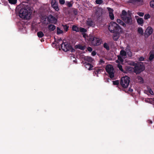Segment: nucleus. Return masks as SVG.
Masks as SVG:
<instances>
[{
	"mask_svg": "<svg viewBox=\"0 0 154 154\" xmlns=\"http://www.w3.org/2000/svg\"><path fill=\"white\" fill-rule=\"evenodd\" d=\"M59 42H62L61 48L62 50L65 51H67L69 50L71 48V46L66 42H62V39L60 38L59 39Z\"/></svg>",
	"mask_w": 154,
	"mask_h": 154,
	"instance_id": "6e6552de",
	"label": "nucleus"
},
{
	"mask_svg": "<svg viewBox=\"0 0 154 154\" xmlns=\"http://www.w3.org/2000/svg\"><path fill=\"white\" fill-rule=\"evenodd\" d=\"M153 100H154V99Z\"/></svg>",
	"mask_w": 154,
	"mask_h": 154,
	"instance_id": "6e6d98bb",
	"label": "nucleus"
},
{
	"mask_svg": "<svg viewBox=\"0 0 154 154\" xmlns=\"http://www.w3.org/2000/svg\"><path fill=\"white\" fill-rule=\"evenodd\" d=\"M95 2L97 4H100L103 2V1L102 0H96Z\"/></svg>",
	"mask_w": 154,
	"mask_h": 154,
	"instance_id": "e433bc0d",
	"label": "nucleus"
},
{
	"mask_svg": "<svg viewBox=\"0 0 154 154\" xmlns=\"http://www.w3.org/2000/svg\"><path fill=\"white\" fill-rule=\"evenodd\" d=\"M145 93H146L147 94H149V93L151 95H153V93L152 91L150 88H147V90L145 91Z\"/></svg>",
	"mask_w": 154,
	"mask_h": 154,
	"instance_id": "4be33fe9",
	"label": "nucleus"
},
{
	"mask_svg": "<svg viewBox=\"0 0 154 154\" xmlns=\"http://www.w3.org/2000/svg\"><path fill=\"white\" fill-rule=\"evenodd\" d=\"M118 67L121 71H122V72H123V70L122 69V66L120 64H118Z\"/></svg>",
	"mask_w": 154,
	"mask_h": 154,
	"instance_id": "58836bf2",
	"label": "nucleus"
},
{
	"mask_svg": "<svg viewBox=\"0 0 154 154\" xmlns=\"http://www.w3.org/2000/svg\"><path fill=\"white\" fill-rule=\"evenodd\" d=\"M59 3L61 5H63L65 4V1L64 0H59Z\"/></svg>",
	"mask_w": 154,
	"mask_h": 154,
	"instance_id": "79ce46f5",
	"label": "nucleus"
},
{
	"mask_svg": "<svg viewBox=\"0 0 154 154\" xmlns=\"http://www.w3.org/2000/svg\"><path fill=\"white\" fill-rule=\"evenodd\" d=\"M37 35L39 38H42L43 37L44 35L43 32L41 31H40L37 32Z\"/></svg>",
	"mask_w": 154,
	"mask_h": 154,
	"instance_id": "cd10ccee",
	"label": "nucleus"
},
{
	"mask_svg": "<svg viewBox=\"0 0 154 154\" xmlns=\"http://www.w3.org/2000/svg\"><path fill=\"white\" fill-rule=\"evenodd\" d=\"M63 30L60 29L57 27V34H62L63 33Z\"/></svg>",
	"mask_w": 154,
	"mask_h": 154,
	"instance_id": "c756f323",
	"label": "nucleus"
},
{
	"mask_svg": "<svg viewBox=\"0 0 154 154\" xmlns=\"http://www.w3.org/2000/svg\"><path fill=\"white\" fill-rule=\"evenodd\" d=\"M125 51L126 52V54L127 53L129 57H131L132 56V53L131 52L129 48L128 47H127L126 48Z\"/></svg>",
	"mask_w": 154,
	"mask_h": 154,
	"instance_id": "f3484780",
	"label": "nucleus"
},
{
	"mask_svg": "<svg viewBox=\"0 0 154 154\" xmlns=\"http://www.w3.org/2000/svg\"><path fill=\"white\" fill-rule=\"evenodd\" d=\"M132 70V67L131 66H129L128 67V70Z\"/></svg>",
	"mask_w": 154,
	"mask_h": 154,
	"instance_id": "8fccbe9b",
	"label": "nucleus"
},
{
	"mask_svg": "<svg viewBox=\"0 0 154 154\" xmlns=\"http://www.w3.org/2000/svg\"><path fill=\"white\" fill-rule=\"evenodd\" d=\"M29 13H30V11H29Z\"/></svg>",
	"mask_w": 154,
	"mask_h": 154,
	"instance_id": "5fc2aeb1",
	"label": "nucleus"
},
{
	"mask_svg": "<svg viewBox=\"0 0 154 154\" xmlns=\"http://www.w3.org/2000/svg\"><path fill=\"white\" fill-rule=\"evenodd\" d=\"M108 29L112 32H121L122 31L118 25L113 22H112L109 24Z\"/></svg>",
	"mask_w": 154,
	"mask_h": 154,
	"instance_id": "7ed1b4c3",
	"label": "nucleus"
},
{
	"mask_svg": "<svg viewBox=\"0 0 154 154\" xmlns=\"http://www.w3.org/2000/svg\"><path fill=\"white\" fill-rule=\"evenodd\" d=\"M137 22L139 25L143 26V20L142 18H140L137 20Z\"/></svg>",
	"mask_w": 154,
	"mask_h": 154,
	"instance_id": "aec40b11",
	"label": "nucleus"
},
{
	"mask_svg": "<svg viewBox=\"0 0 154 154\" xmlns=\"http://www.w3.org/2000/svg\"><path fill=\"white\" fill-rule=\"evenodd\" d=\"M26 1H23L22 3V6L20 7L17 10V15L22 19L27 20L26 22L22 23H19L18 26H19V29L22 30L23 33H27L29 28L28 20H29V0Z\"/></svg>",
	"mask_w": 154,
	"mask_h": 154,
	"instance_id": "f257e3e1",
	"label": "nucleus"
},
{
	"mask_svg": "<svg viewBox=\"0 0 154 154\" xmlns=\"http://www.w3.org/2000/svg\"><path fill=\"white\" fill-rule=\"evenodd\" d=\"M133 91V90L131 89V88H129V90H128V91L130 92H131Z\"/></svg>",
	"mask_w": 154,
	"mask_h": 154,
	"instance_id": "09e8293b",
	"label": "nucleus"
},
{
	"mask_svg": "<svg viewBox=\"0 0 154 154\" xmlns=\"http://www.w3.org/2000/svg\"><path fill=\"white\" fill-rule=\"evenodd\" d=\"M8 1L10 4L15 5L17 3V0H8Z\"/></svg>",
	"mask_w": 154,
	"mask_h": 154,
	"instance_id": "a878e982",
	"label": "nucleus"
},
{
	"mask_svg": "<svg viewBox=\"0 0 154 154\" xmlns=\"http://www.w3.org/2000/svg\"><path fill=\"white\" fill-rule=\"evenodd\" d=\"M153 31V29L151 27H148L146 29L145 32V36L146 37H148L152 33Z\"/></svg>",
	"mask_w": 154,
	"mask_h": 154,
	"instance_id": "9d476101",
	"label": "nucleus"
},
{
	"mask_svg": "<svg viewBox=\"0 0 154 154\" xmlns=\"http://www.w3.org/2000/svg\"><path fill=\"white\" fill-rule=\"evenodd\" d=\"M109 16L110 19L112 20H113L114 19V17L113 13H110V14H109Z\"/></svg>",
	"mask_w": 154,
	"mask_h": 154,
	"instance_id": "4c0bfd02",
	"label": "nucleus"
},
{
	"mask_svg": "<svg viewBox=\"0 0 154 154\" xmlns=\"http://www.w3.org/2000/svg\"><path fill=\"white\" fill-rule=\"evenodd\" d=\"M138 81L139 82L142 83L143 82V80L142 78L141 77L139 76L137 78Z\"/></svg>",
	"mask_w": 154,
	"mask_h": 154,
	"instance_id": "7c9ffc66",
	"label": "nucleus"
},
{
	"mask_svg": "<svg viewBox=\"0 0 154 154\" xmlns=\"http://www.w3.org/2000/svg\"><path fill=\"white\" fill-rule=\"evenodd\" d=\"M106 72L109 75L110 78L114 79V69L112 66L110 65H107L106 67Z\"/></svg>",
	"mask_w": 154,
	"mask_h": 154,
	"instance_id": "39448f33",
	"label": "nucleus"
},
{
	"mask_svg": "<svg viewBox=\"0 0 154 154\" xmlns=\"http://www.w3.org/2000/svg\"><path fill=\"white\" fill-rule=\"evenodd\" d=\"M122 19L125 22L130 23L131 22V18L130 16L127 17L126 12L124 10H123L122 12V14L121 16Z\"/></svg>",
	"mask_w": 154,
	"mask_h": 154,
	"instance_id": "0eeeda50",
	"label": "nucleus"
},
{
	"mask_svg": "<svg viewBox=\"0 0 154 154\" xmlns=\"http://www.w3.org/2000/svg\"><path fill=\"white\" fill-rule=\"evenodd\" d=\"M130 82V78L128 76H125L121 78L120 84L123 88H126L128 86Z\"/></svg>",
	"mask_w": 154,
	"mask_h": 154,
	"instance_id": "20e7f679",
	"label": "nucleus"
},
{
	"mask_svg": "<svg viewBox=\"0 0 154 154\" xmlns=\"http://www.w3.org/2000/svg\"><path fill=\"white\" fill-rule=\"evenodd\" d=\"M143 0H129V2L130 3H141L143 2Z\"/></svg>",
	"mask_w": 154,
	"mask_h": 154,
	"instance_id": "412c9836",
	"label": "nucleus"
},
{
	"mask_svg": "<svg viewBox=\"0 0 154 154\" xmlns=\"http://www.w3.org/2000/svg\"><path fill=\"white\" fill-rule=\"evenodd\" d=\"M117 22L118 23H119L123 26H125V23L119 19H117Z\"/></svg>",
	"mask_w": 154,
	"mask_h": 154,
	"instance_id": "b1692460",
	"label": "nucleus"
},
{
	"mask_svg": "<svg viewBox=\"0 0 154 154\" xmlns=\"http://www.w3.org/2000/svg\"><path fill=\"white\" fill-rule=\"evenodd\" d=\"M137 14L140 17H143L144 15V13L143 12H138L137 13Z\"/></svg>",
	"mask_w": 154,
	"mask_h": 154,
	"instance_id": "a19ab883",
	"label": "nucleus"
},
{
	"mask_svg": "<svg viewBox=\"0 0 154 154\" xmlns=\"http://www.w3.org/2000/svg\"><path fill=\"white\" fill-rule=\"evenodd\" d=\"M148 122H149L150 123H152V121H151V120H148Z\"/></svg>",
	"mask_w": 154,
	"mask_h": 154,
	"instance_id": "3c124183",
	"label": "nucleus"
},
{
	"mask_svg": "<svg viewBox=\"0 0 154 154\" xmlns=\"http://www.w3.org/2000/svg\"><path fill=\"white\" fill-rule=\"evenodd\" d=\"M75 47L76 48L82 50H83L85 48V46H82L80 45H76Z\"/></svg>",
	"mask_w": 154,
	"mask_h": 154,
	"instance_id": "5701e85b",
	"label": "nucleus"
},
{
	"mask_svg": "<svg viewBox=\"0 0 154 154\" xmlns=\"http://www.w3.org/2000/svg\"><path fill=\"white\" fill-rule=\"evenodd\" d=\"M84 60L85 62H87V63H90L93 62L94 60L91 57L86 56L85 57Z\"/></svg>",
	"mask_w": 154,
	"mask_h": 154,
	"instance_id": "4468645a",
	"label": "nucleus"
},
{
	"mask_svg": "<svg viewBox=\"0 0 154 154\" xmlns=\"http://www.w3.org/2000/svg\"><path fill=\"white\" fill-rule=\"evenodd\" d=\"M103 62V60H100V62H101V63H102V62Z\"/></svg>",
	"mask_w": 154,
	"mask_h": 154,
	"instance_id": "864d4df0",
	"label": "nucleus"
},
{
	"mask_svg": "<svg viewBox=\"0 0 154 154\" xmlns=\"http://www.w3.org/2000/svg\"><path fill=\"white\" fill-rule=\"evenodd\" d=\"M79 31L82 32L84 33L86 32V30L84 28H80L79 29Z\"/></svg>",
	"mask_w": 154,
	"mask_h": 154,
	"instance_id": "f704fd0d",
	"label": "nucleus"
},
{
	"mask_svg": "<svg viewBox=\"0 0 154 154\" xmlns=\"http://www.w3.org/2000/svg\"><path fill=\"white\" fill-rule=\"evenodd\" d=\"M104 48H106L107 50L109 49V46L108 44L106 43H104L103 45Z\"/></svg>",
	"mask_w": 154,
	"mask_h": 154,
	"instance_id": "473e14b6",
	"label": "nucleus"
},
{
	"mask_svg": "<svg viewBox=\"0 0 154 154\" xmlns=\"http://www.w3.org/2000/svg\"><path fill=\"white\" fill-rule=\"evenodd\" d=\"M144 59V58L143 57H141L139 58V60L140 61H143Z\"/></svg>",
	"mask_w": 154,
	"mask_h": 154,
	"instance_id": "c03bdc74",
	"label": "nucleus"
},
{
	"mask_svg": "<svg viewBox=\"0 0 154 154\" xmlns=\"http://www.w3.org/2000/svg\"><path fill=\"white\" fill-rule=\"evenodd\" d=\"M150 17V16L149 14H146L144 15V18L145 20H147Z\"/></svg>",
	"mask_w": 154,
	"mask_h": 154,
	"instance_id": "2f4dec72",
	"label": "nucleus"
},
{
	"mask_svg": "<svg viewBox=\"0 0 154 154\" xmlns=\"http://www.w3.org/2000/svg\"><path fill=\"white\" fill-rule=\"evenodd\" d=\"M73 3V2L72 1L70 2H66V5L69 7H71L72 6Z\"/></svg>",
	"mask_w": 154,
	"mask_h": 154,
	"instance_id": "c85d7f7f",
	"label": "nucleus"
},
{
	"mask_svg": "<svg viewBox=\"0 0 154 154\" xmlns=\"http://www.w3.org/2000/svg\"><path fill=\"white\" fill-rule=\"evenodd\" d=\"M113 84L114 85H118L119 84V82L118 80H116L115 81H112Z\"/></svg>",
	"mask_w": 154,
	"mask_h": 154,
	"instance_id": "ea45409f",
	"label": "nucleus"
},
{
	"mask_svg": "<svg viewBox=\"0 0 154 154\" xmlns=\"http://www.w3.org/2000/svg\"><path fill=\"white\" fill-rule=\"evenodd\" d=\"M72 29L73 31H75L76 32L79 31V29L77 26H76L74 25L72 27Z\"/></svg>",
	"mask_w": 154,
	"mask_h": 154,
	"instance_id": "bb28decb",
	"label": "nucleus"
},
{
	"mask_svg": "<svg viewBox=\"0 0 154 154\" xmlns=\"http://www.w3.org/2000/svg\"><path fill=\"white\" fill-rule=\"evenodd\" d=\"M87 24L90 26L94 27V23L90 19H88L87 22Z\"/></svg>",
	"mask_w": 154,
	"mask_h": 154,
	"instance_id": "dca6fc26",
	"label": "nucleus"
},
{
	"mask_svg": "<svg viewBox=\"0 0 154 154\" xmlns=\"http://www.w3.org/2000/svg\"><path fill=\"white\" fill-rule=\"evenodd\" d=\"M154 58V52L153 51H150L149 54V60L151 61Z\"/></svg>",
	"mask_w": 154,
	"mask_h": 154,
	"instance_id": "a211bd4d",
	"label": "nucleus"
},
{
	"mask_svg": "<svg viewBox=\"0 0 154 154\" xmlns=\"http://www.w3.org/2000/svg\"><path fill=\"white\" fill-rule=\"evenodd\" d=\"M144 69V66L143 65H140V67L138 66L135 67L134 71L136 73L138 74L143 70Z\"/></svg>",
	"mask_w": 154,
	"mask_h": 154,
	"instance_id": "9b49d317",
	"label": "nucleus"
},
{
	"mask_svg": "<svg viewBox=\"0 0 154 154\" xmlns=\"http://www.w3.org/2000/svg\"><path fill=\"white\" fill-rule=\"evenodd\" d=\"M84 65L85 68L88 70H90L92 69L93 66L90 63H87V62H85Z\"/></svg>",
	"mask_w": 154,
	"mask_h": 154,
	"instance_id": "ddd939ff",
	"label": "nucleus"
},
{
	"mask_svg": "<svg viewBox=\"0 0 154 154\" xmlns=\"http://www.w3.org/2000/svg\"><path fill=\"white\" fill-rule=\"evenodd\" d=\"M138 32L140 35H143V30L141 27H139L137 29Z\"/></svg>",
	"mask_w": 154,
	"mask_h": 154,
	"instance_id": "393cba45",
	"label": "nucleus"
},
{
	"mask_svg": "<svg viewBox=\"0 0 154 154\" xmlns=\"http://www.w3.org/2000/svg\"><path fill=\"white\" fill-rule=\"evenodd\" d=\"M91 54L93 56H94L96 54V53L94 51H93L91 53Z\"/></svg>",
	"mask_w": 154,
	"mask_h": 154,
	"instance_id": "49530a36",
	"label": "nucleus"
},
{
	"mask_svg": "<svg viewBox=\"0 0 154 154\" xmlns=\"http://www.w3.org/2000/svg\"><path fill=\"white\" fill-rule=\"evenodd\" d=\"M129 64H130L131 65H135V63H134V62H131L130 63H129Z\"/></svg>",
	"mask_w": 154,
	"mask_h": 154,
	"instance_id": "de8ad7c7",
	"label": "nucleus"
},
{
	"mask_svg": "<svg viewBox=\"0 0 154 154\" xmlns=\"http://www.w3.org/2000/svg\"><path fill=\"white\" fill-rule=\"evenodd\" d=\"M87 49L88 51L90 52L92 50V48L90 47H88V48Z\"/></svg>",
	"mask_w": 154,
	"mask_h": 154,
	"instance_id": "a18cd8bd",
	"label": "nucleus"
},
{
	"mask_svg": "<svg viewBox=\"0 0 154 154\" xmlns=\"http://www.w3.org/2000/svg\"><path fill=\"white\" fill-rule=\"evenodd\" d=\"M51 4L52 7L56 11L59 10L57 3L55 0H52Z\"/></svg>",
	"mask_w": 154,
	"mask_h": 154,
	"instance_id": "f8f14e48",
	"label": "nucleus"
},
{
	"mask_svg": "<svg viewBox=\"0 0 154 154\" xmlns=\"http://www.w3.org/2000/svg\"><path fill=\"white\" fill-rule=\"evenodd\" d=\"M150 5L151 8H154V0H152L150 2Z\"/></svg>",
	"mask_w": 154,
	"mask_h": 154,
	"instance_id": "72a5a7b5",
	"label": "nucleus"
},
{
	"mask_svg": "<svg viewBox=\"0 0 154 154\" xmlns=\"http://www.w3.org/2000/svg\"><path fill=\"white\" fill-rule=\"evenodd\" d=\"M108 9L109 11V14H110V13H113V10L112 9L110 8H108Z\"/></svg>",
	"mask_w": 154,
	"mask_h": 154,
	"instance_id": "37998d69",
	"label": "nucleus"
},
{
	"mask_svg": "<svg viewBox=\"0 0 154 154\" xmlns=\"http://www.w3.org/2000/svg\"><path fill=\"white\" fill-rule=\"evenodd\" d=\"M64 29L67 32L69 28V26L66 25H63Z\"/></svg>",
	"mask_w": 154,
	"mask_h": 154,
	"instance_id": "c9c22d12",
	"label": "nucleus"
},
{
	"mask_svg": "<svg viewBox=\"0 0 154 154\" xmlns=\"http://www.w3.org/2000/svg\"><path fill=\"white\" fill-rule=\"evenodd\" d=\"M48 21L51 23L56 24L57 22V19L51 15H49L47 18Z\"/></svg>",
	"mask_w": 154,
	"mask_h": 154,
	"instance_id": "1a4fd4ad",
	"label": "nucleus"
},
{
	"mask_svg": "<svg viewBox=\"0 0 154 154\" xmlns=\"http://www.w3.org/2000/svg\"><path fill=\"white\" fill-rule=\"evenodd\" d=\"M101 70H100L99 69V70H98L97 71V72L98 73H99V72H101Z\"/></svg>",
	"mask_w": 154,
	"mask_h": 154,
	"instance_id": "603ef678",
	"label": "nucleus"
},
{
	"mask_svg": "<svg viewBox=\"0 0 154 154\" xmlns=\"http://www.w3.org/2000/svg\"><path fill=\"white\" fill-rule=\"evenodd\" d=\"M119 32H114V34L113 36V39L115 41H117L119 37Z\"/></svg>",
	"mask_w": 154,
	"mask_h": 154,
	"instance_id": "2eb2a0df",
	"label": "nucleus"
},
{
	"mask_svg": "<svg viewBox=\"0 0 154 154\" xmlns=\"http://www.w3.org/2000/svg\"><path fill=\"white\" fill-rule=\"evenodd\" d=\"M83 34V36L85 39L91 42L92 44L93 45H100L101 43V40L99 38L94 37L91 35H89L88 36L85 33Z\"/></svg>",
	"mask_w": 154,
	"mask_h": 154,
	"instance_id": "f03ea898",
	"label": "nucleus"
},
{
	"mask_svg": "<svg viewBox=\"0 0 154 154\" xmlns=\"http://www.w3.org/2000/svg\"><path fill=\"white\" fill-rule=\"evenodd\" d=\"M126 52L123 50H122L120 52V56H118V59L116 61L117 63H122L123 62V59L121 56L123 58H125L126 57Z\"/></svg>",
	"mask_w": 154,
	"mask_h": 154,
	"instance_id": "423d86ee",
	"label": "nucleus"
},
{
	"mask_svg": "<svg viewBox=\"0 0 154 154\" xmlns=\"http://www.w3.org/2000/svg\"><path fill=\"white\" fill-rule=\"evenodd\" d=\"M55 29V26L53 25L50 24L48 26V29L50 31H54Z\"/></svg>",
	"mask_w": 154,
	"mask_h": 154,
	"instance_id": "6ab92c4d",
	"label": "nucleus"
}]
</instances>
